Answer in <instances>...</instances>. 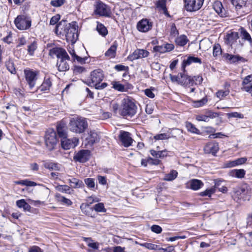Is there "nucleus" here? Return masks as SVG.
Masks as SVG:
<instances>
[{
    "label": "nucleus",
    "instance_id": "obj_37",
    "mask_svg": "<svg viewBox=\"0 0 252 252\" xmlns=\"http://www.w3.org/2000/svg\"><path fill=\"white\" fill-rule=\"evenodd\" d=\"M111 84L113 86L112 88L113 89L121 92H126L127 90V89L129 88H126L125 86L123 84H121L118 81H112L111 82Z\"/></svg>",
    "mask_w": 252,
    "mask_h": 252
},
{
    "label": "nucleus",
    "instance_id": "obj_46",
    "mask_svg": "<svg viewBox=\"0 0 252 252\" xmlns=\"http://www.w3.org/2000/svg\"><path fill=\"white\" fill-rule=\"evenodd\" d=\"M84 183L88 188L93 189L95 188V180L94 178H86L84 179Z\"/></svg>",
    "mask_w": 252,
    "mask_h": 252
},
{
    "label": "nucleus",
    "instance_id": "obj_63",
    "mask_svg": "<svg viewBox=\"0 0 252 252\" xmlns=\"http://www.w3.org/2000/svg\"><path fill=\"white\" fill-rule=\"evenodd\" d=\"M252 75H249L247 76H246L244 79H243V81L242 83V86H247L249 85L248 84L250 83L252 81Z\"/></svg>",
    "mask_w": 252,
    "mask_h": 252
},
{
    "label": "nucleus",
    "instance_id": "obj_48",
    "mask_svg": "<svg viewBox=\"0 0 252 252\" xmlns=\"http://www.w3.org/2000/svg\"><path fill=\"white\" fill-rule=\"evenodd\" d=\"M170 138V136L168 134L165 133L158 134L155 135L153 137V139L155 141L160 140H167Z\"/></svg>",
    "mask_w": 252,
    "mask_h": 252
},
{
    "label": "nucleus",
    "instance_id": "obj_2",
    "mask_svg": "<svg viewBox=\"0 0 252 252\" xmlns=\"http://www.w3.org/2000/svg\"><path fill=\"white\" fill-rule=\"evenodd\" d=\"M137 106L134 102L129 98L123 99L120 109V114L124 118H131L137 112Z\"/></svg>",
    "mask_w": 252,
    "mask_h": 252
},
{
    "label": "nucleus",
    "instance_id": "obj_33",
    "mask_svg": "<svg viewBox=\"0 0 252 252\" xmlns=\"http://www.w3.org/2000/svg\"><path fill=\"white\" fill-rule=\"evenodd\" d=\"M5 65L7 69L11 74H15L16 73L15 66L13 61L11 59L9 58L7 61H6L5 62Z\"/></svg>",
    "mask_w": 252,
    "mask_h": 252
},
{
    "label": "nucleus",
    "instance_id": "obj_64",
    "mask_svg": "<svg viewBox=\"0 0 252 252\" xmlns=\"http://www.w3.org/2000/svg\"><path fill=\"white\" fill-rule=\"evenodd\" d=\"M241 90L246 92L249 93L252 96V83L249 85L243 86L241 88Z\"/></svg>",
    "mask_w": 252,
    "mask_h": 252
},
{
    "label": "nucleus",
    "instance_id": "obj_59",
    "mask_svg": "<svg viewBox=\"0 0 252 252\" xmlns=\"http://www.w3.org/2000/svg\"><path fill=\"white\" fill-rule=\"evenodd\" d=\"M192 79L194 81V85H200L202 83L203 79L201 75H197L191 76Z\"/></svg>",
    "mask_w": 252,
    "mask_h": 252
},
{
    "label": "nucleus",
    "instance_id": "obj_27",
    "mask_svg": "<svg viewBox=\"0 0 252 252\" xmlns=\"http://www.w3.org/2000/svg\"><path fill=\"white\" fill-rule=\"evenodd\" d=\"M52 85L51 79L49 78H44V81L40 87L38 88L41 92H45L49 90Z\"/></svg>",
    "mask_w": 252,
    "mask_h": 252
},
{
    "label": "nucleus",
    "instance_id": "obj_21",
    "mask_svg": "<svg viewBox=\"0 0 252 252\" xmlns=\"http://www.w3.org/2000/svg\"><path fill=\"white\" fill-rule=\"evenodd\" d=\"M189 188L193 190H197L202 188L204 183L200 180L193 179L189 182Z\"/></svg>",
    "mask_w": 252,
    "mask_h": 252
},
{
    "label": "nucleus",
    "instance_id": "obj_47",
    "mask_svg": "<svg viewBox=\"0 0 252 252\" xmlns=\"http://www.w3.org/2000/svg\"><path fill=\"white\" fill-rule=\"evenodd\" d=\"M44 167L45 168L49 169L50 170H59L58 165L57 163H53L51 162H46L44 164Z\"/></svg>",
    "mask_w": 252,
    "mask_h": 252
},
{
    "label": "nucleus",
    "instance_id": "obj_17",
    "mask_svg": "<svg viewBox=\"0 0 252 252\" xmlns=\"http://www.w3.org/2000/svg\"><path fill=\"white\" fill-rule=\"evenodd\" d=\"M186 72L180 73V84L183 86H192L194 85V81L191 76L185 74Z\"/></svg>",
    "mask_w": 252,
    "mask_h": 252
},
{
    "label": "nucleus",
    "instance_id": "obj_3",
    "mask_svg": "<svg viewBox=\"0 0 252 252\" xmlns=\"http://www.w3.org/2000/svg\"><path fill=\"white\" fill-rule=\"evenodd\" d=\"M88 127L87 119L81 117L71 118L69 123V127L71 131L76 134L84 133Z\"/></svg>",
    "mask_w": 252,
    "mask_h": 252
},
{
    "label": "nucleus",
    "instance_id": "obj_25",
    "mask_svg": "<svg viewBox=\"0 0 252 252\" xmlns=\"http://www.w3.org/2000/svg\"><path fill=\"white\" fill-rule=\"evenodd\" d=\"M118 47V43L115 41L111 47L105 53V56L110 58H114L116 55V50Z\"/></svg>",
    "mask_w": 252,
    "mask_h": 252
},
{
    "label": "nucleus",
    "instance_id": "obj_12",
    "mask_svg": "<svg viewBox=\"0 0 252 252\" xmlns=\"http://www.w3.org/2000/svg\"><path fill=\"white\" fill-rule=\"evenodd\" d=\"M119 140L125 147H128L131 145L133 139L131 134L127 131L121 130L119 135Z\"/></svg>",
    "mask_w": 252,
    "mask_h": 252
},
{
    "label": "nucleus",
    "instance_id": "obj_40",
    "mask_svg": "<svg viewBox=\"0 0 252 252\" xmlns=\"http://www.w3.org/2000/svg\"><path fill=\"white\" fill-rule=\"evenodd\" d=\"M96 30L99 34L105 37L108 34V31L106 28L101 23L97 22Z\"/></svg>",
    "mask_w": 252,
    "mask_h": 252
},
{
    "label": "nucleus",
    "instance_id": "obj_49",
    "mask_svg": "<svg viewBox=\"0 0 252 252\" xmlns=\"http://www.w3.org/2000/svg\"><path fill=\"white\" fill-rule=\"evenodd\" d=\"M207 101L208 99L207 97L205 96L200 100L194 101L193 102V104L194 105V107H200L204 105L207 102Z\"/></svg>",
    "mask_w": 252,
    "mask_h": 252
},
{
    "label": "nucleus",
    "instance_id": "obj_36",
    "mask_svg": "<svg viewBox=\"0 0 252 252\" xmlns=\"http://www.w3.org/2000/svg\"><path fill=\"white\" fill-rule=\"evenodd\" d=\"M247 0H231L232 4L235 6L236 9L238 10L244 6H245Z\"/></svg>",
    "mask_w": 252,
    "mask_h": 252
},
{
    "label": "nucleus",
    "instance_id": "obj_29",
    "mask_svg": "<svg viewBox=\"0 0 252 252\" xmlns=\"http://www.w3.org/2000/svg\"><path fill=\"white\" fill-rule=\"evenodd\" d=\"M185 126L188 131L197 135H200L201 132L200 130L197 128L195 125L189 122H186L185 123Z\"/></svg>",
    "mask_w": 252,
    "mask_h": 252
},
{
    "label": "nucleus",
    "instance_id": "obj_7",
    "mask_svg": "<svg viewBox=\"0 0 252 252\" xmlns=\"http://www.w3.org/2000/svg\"><path fill=\"white\" fill-rule=\"evenodd\" d=\"M104 77L103 71L101 69H97L92 71L90 74V79L85 82L89 86L92 87L93 85L100 83Z\"/></svg>",
    "mask_w": 252,
    "mask_h": 252
},
{
    "label": "nucleus",
    "instance_id": "obj_30",
    "mask_svg": "<svg viewBox=\"0 0 252 252\" xmlns=\"http://www.w3.org/2000/svg\"><path fill=\"white\" fill-rule=\"evenodd\" d=\"M189 41L187 36L184 34L178 36L175 40L176 45L181 47L184 46Z\"/></svg>",
    "mask_w": 252,
    "mask_h": 252
},
{
    "label": "nucleus",
    "instance_id": "obj_11",
    "mask_svg": "<svg viewBox=\"0 0 252 252\" xmlns=\"http://www.w3.org/2000/svg\"><path fill=\"white\" fill-rule=\"evenodd\" d=\"M91 157V151L89 150H80L76 153L73 157V160L76 162L85 163L88 161Z\"/></svg>",
    "mask_w": 252,
    "mask_h": 252
},
{
    "label": "nucleus",
    "instance_id": "obj_56",
    "mask_svg": "<svg viewBox=\"0 0 252 252\" xmlns=\"http://www.w3.org/2000/svg\"><path fill=\"white\" fill-rule=\"evenodd\" d=\"M205 115L207 117L208 119H214L219 116V114L217 112H214L211 110H207L205 112Z\"/></svg>",
    "mask_w": 252,
    "mask_h": 252
},
{
    "label": "nucleus",
    "instance_id": "obj_23",
    "mask_svg": "<svg viewBox=\"0 0 252 252\" xmlns=\"http://www.w3.org/2000/svg\"><path fill=\"white\" fill-rule=\"evenodd\" d=\"M67 181L72 188L78 189L84 187V182L77 178H71L67 179Z\"/></svg>",
    "mask_w": 252,
    "mask_h": 252
},
{
    "label": "nucleus",
    "instance_id": "obj_8",
    "mask_svg": "<svg viewBox=\"0 0 252 252\" xmlns=\"http://www.w3.org/2000/svg\"><path fill=\"white\" fill-rule=\"evenodd\" d=\"M204 0H184V6L187 11L198 10L202 7Z\"/></svg>",
    "mask_w": 252,
    "mask_h": 252
},
{
    "label": "nucleus",
    "instance_id": "obj_42",
    "mask_svg": "<svg viewBox=\"0 0 252 252\" xmlns=\"http://www.w3.org/2000/svg\"><path fill=\"white\" fill-rule=\"evenodd\" d=\"M238 38H239V35L237 32H231L227 35V41L231 44H232Z\"/></svg>",
    "mask_w": 252,
    "mask_h": 252
},
{
    "label": "nucleus",
    "instance_id": "obj_19",
    "mask_svg": "<svg viewBox=\"0 0 252 252\" xmlns=\"http://www.w3.org/2000/svg\"><path fill=\"white\" fill-rule=\"evenodd\" d=\"M223 57L228 61L230 63H236L239 62H245L246 60L238 55H232L228 53H225Z\"/></svg>",
    "mask_w": 252,
    "mask_h": 252
},
{
    "label": "nucleus",
    "instance_id": "obj_55",
    "mask_svg": "<svg viewBox=\"0 0 252 252\" xmlns=\"http://www.w3.org/2000/svg\"><path fill=\"white\" fill-rule=\"evenodd\" d=\"M114 68L117 71H125L126 72H128L129 70L128 66L121 64L115 65Z\"/></svg>",
    "mask_w": 252,
    "mask_h": 252
},
{
    "label": "nucleus",
    "instance_id": "obj_6",
    "mask_svg": "<svg viewBox=\"0 0 252 252\" xmlns=\"http://www.w3.org/2000/svg\"><path fill=\"white\" fill-rule=\"evenodd\" d=\"M16 27L20 30H26L31 27V18L25 15H20L14 20Z\"/></svg>",
    "mask_w": 252,
    "mask_h": 252
},
{
    "label": "nucleus",
    "instance_id": "obj_61",
    "mask_svg": "<svg viewBox=\"0 0 252 252\" xmlns=\"http://www.w3.org/2000/svg\"><path fill=\"white\" fill-rule=\"evenodd\" d=\"M153 50L155 52H158L159 53H164L166 52L164 44L162 45L155 46L153 48Z\"/></svg>",
    "mask_w": 252,
    "mask_h": 252
},
{
    "label": "nucleus",
    "instance_id": "obj_52",
    "mask_svg": "<svg viewBox=\"0 0 252 252\" xmlns=\"http://www.w3.org/2000/svg\"><path fill=\"white\" fill-rule=\"evenodd\" d=\"M65 2V0H52L50 2L52 6L56 7H60Z\"/></svg>",
    "mask_w": 252,
    "mask_h": 252
},
{
    "label": "nucleus",
    "instance_id": "obj_1",
    "mask_svg": "<svg viewBox=\"0 0 252 252\" xmlns=\"http://www.w3.org/2000/svg\"><path fill=\"white\" fill-rule=\"evenodd\" d=\"M78 28L76 22L68 23L63 19L56 25L55 31L56 34H64L67 42L74 44L78 39Z\"/></svg>",
    "mask_w": 252,
    "mask_h": 252
},
{
    "label": "nucleus",
    "instance_id": "obj_58",
    "mask_svg": "<svg viewBox=\"0 0 252 252\" xmlns=\"http://www.w3.org/2000/svg\"><path fill=\"white\" fill-rule=\"evenodd\" d=\"M227 116L228 118H240V119H243L244 118L243 114L238 113V112H237L227 113Z\"/></svg>",
    "mask_w": 252,
    "mask_h": 252
},
{
    "label": "nucleus",
    "instance_id": "obj_43",
    "mask_svg": "<svg viewBox=\"0 0 252 252\" xmlns=\"http://www.w3.org/2000/svg\"><path fill=\"white\" fill-rule=\"evenodd\" d=\"M216 191V189L214 188H211L210 189H206L205 190L200 192L199 195L201 196H208L210 197Z\"/></svg>",
    "mask_w": 252,
    "mask_h": 252
},
{
    "label": "nucleus",
    "instance_id": "obj_10",
    "mask_svg": "<svg viewBox=\"0 0 252 252\" xmlns=\"http://www.w3.org/2000/svg\"><path fill=\"white\" fill-rule=\"evenodd\" d=\"M26 80L31 89H32L35 85L37 79L38 72L32 69H25L24 70Z\"/></svg>",
    "mask_w": 252,
    "mask_h": 252
},
{
    "label": "nucleus",
    "instance_id": "obj_60",
    "mask_svg": "<svg viewBox=\"0 0 252 252\" xmlns=\"http://www.w3.org/2000/svg\"><path fill=\"white\" fill-rule=\"evenodd\" d=\"M60 15L59 14H57L55 16H53L50 21V24L51 25H54L57 24H58V22L60 19Z\"/></svg>",
    "mask_w": 252,
    "mask_h": 252
},
{
    "label": "nucleus",
    "instance_id": "obj_41",
    "mask_svg": "<svg viewBox=\"0 0 252 252\" xmlns=\"http://www.w3.org/2000/svg\"><path fill=\"white\" fill-rule=\"evenodd\" d=\"M178 176V172L175 170H172L168 174H166L164 178V180L167 181H172L175 179Z\"/></svg>",
    "mask_w": 252,
    "mask_h": 252
},
{
    "label": "nucleus",
    "instance_id": "obj_53",
    "mask_svg": "<svg viewBox=\"0 0 252 252\" xmlns=\"http://www.w3.org/2000/svg\"><path fill=\"white\" fill-rule=\"evenodd\" d=\"M57 189L62 192L70 193V187L65 185H60L57 187Z\"/></svg>",
    "mask_w": 252,
    "mask_h": 252
},
{
    "label": "nucleus",
    "instance_id": "obj_54",
    "mask_svg": "<svg viewBox=\"0 0 252 252\" xmlns=\"http://www.w3.org/2000/svg\"><path fill=\"white\" fill-rule=\"evenodd\" d=\"M155 90V88L151 87L150 89H146L144 90L145 94L151 98H153L155 97V94L153 93V91Z\"/></svg>",
    "mask_w": 252,
    "mask_h": 252
},
{
    "label": "nucleus",
    "instance_id": "obj_14",
    "mask_svg": "<svg viewBox=\"0 0 252 252\" xmlns=\"http://www.w3.org/2000/svg\"><path fill=\"white\" fill-rule=\"evenodd\" d=\"M149 55V52L144 49H137L135 50L132 54H130L127 58L130 61H133L140 58L147 57Z\"/></svg>",
    "mask_w": 252,
    "mask_h": 252
},
{
    "label": "nucleus",
    "instance_id": "obj_24",
    "mask_svg": "<svg viewBox=\"0 0 252 252\" xmlns=\"http://www.w3.org/2000/svg\"><path fill=\"white\" fill-rule=\"evenodd\" d=\"M214 9L220 17H225L227 16V13L220 2H216L214 4Z\"/></svg>",
    "mask_w": 252,
    "mask_h": 252
},
{
    "label": "nucleus",
    "instance_id": "obj_26",
    "mask_svg": "<svg viewBox=\"0 0 252 252\" xmlns=\"http://www.w3.org/2000/svg\"><path fill=\"white\" fill-rule=\"evenodd\" d=\"M67 60H57L56 66L59 71H66L69 69Z\"/></svg>",
    "mask_w": 252,
    "mask_h": 252
},
{
    "label": "nucleus",
    "instance_id": "obj_62",
    "mask_svg": "<svg viewBox=\"0 0 252 252\" xmlns=\"http://www.w3.org/2000/svg\"><path fill=\"white\" fill-rule=\"evenodd\" d=\"M151 229L152 231L157 234L161 233L162 230V228L159 225L156 224L153 225L151 227Z\"/></svg>",
    "mask_w": 252,
    "mask_h": 252
},
{
    "label": "nucleus",
    "instance_id": "obj_35",
    "mask_svg": "<svg viewBox=\"0 0 252 252\" xmlns=\"http://www.w3.org/2000/svg\"><path fill=\"white\" fill-rule=\"evenodd\" d=\"M150 154L156 158H162L167 156V151L166 150H162L161 151H156L154 150H151Z\"/></svg>",
    "mask_w": 252,
    "mask_h": 252
},
{
    "label": "nucleus",
    "instance_id": "obj_44",
    "mask_svg": "<svg viewBox=\"0 0 252 252\" xmlns=\"http://www.w3.org/2000/svg\"><path fill=\"white\" fill-rule=\"evenodd\" d=\"M93 208L94 210L96 212L105 213L106 212V209L105 208L103 203H97L95 204Z\"/></svg>",
    "mask_w": 252,
    "mask_h": 252
},
{
    "label": "nucleus",
    "instance_id": "obj_39",
    "mask_svg": "<svg viewBox=\"0 0 252 252\" xmlns=\"http://www.w3.org/2000/svg\"><path fill=\"white\" fill-rule=\"evenodd\" d=\"M246 192L245 188L240 186H237L233 189L234 195L237 196L238 199L240 198L241 194H245Z\"/></svg>",
    "mask_w": 252,
    "mask_h": 252
},
{
    "label": "nucleus",
    "instance_id": "obj_45",
    "mask_svg": "<svg viewBox=\"0 0 252 252\" xmlns=\"http://www.w3.org/2000/svg\"><path fill=\"white\" fill-rule=\"evenodd\" d=\"M222 53V50L220 45L219 44H215L213 46V55L214 57H217L220 55Z\"/></svg>",
    "mask_w": 252,
    "mask_h": 252
},
{
    "label": "nucleus",
    "instance_id": "obj_18",
    "mask_svg": "<svg viewBox=\"0 0 252 252\" xmlns=\"http://www.w3.org/2000/svg\"><path fill=\"white\" fill-rule=\"evenodd\" d=\"M193 63H198L199 64L202 63L201 60L200 58L192 56H189L187 58V59H184L181 65V69L182 71L186 72V66L189 65Z\"/></svg>",
    "mask_w": 252,
    "mask_h": 252
},
{
    "label": "nucleus",
    "instance_id": "obj_4",
    "mask_svg": "<svg viewBox=\"0 0 252 252\" xmlns=\"http://www.w3.org/2000/svg\"><path fill=\"white\" fill-rule=\"evenodd\" d=\"M44 140L46 146L50 151L55 149L58 139L56 132L53 128H49L46 131Z\"/></svg>",
    "mask_w": 252,
    "mask_h": 252
},
{
    "label": "nucleus",
    "instance_id": "obj_22",
    "mask_svg": "<svg viewBox=\"0 0 252 252\" xmlns=\"http://www.w3.org/2000/svg\"><path fill=\"white\" fill-rule=\"evenodd\" d=\"M61 146L64 150H68L74 148L77 145L75 142L67 138V137L61 139Z\"/></svg>",
    "mask_w": 252,
    "mask_h": 252
},
{
    "label": "nucleus",
    "instance_id": "obj_9",
    "mask_svg": "<svg viewBox=\"0 0 252 252\" xmlns=\"http://www.w3.org/2000/svg\"><path fill=\"white\" fill-rule=\"evenodd\" d=\"M49 55L51 56L55 55L58 60H70L66 50L63 48L54 47L50 50Z\"/></svg>",
    "mask_w": 252,
    "mask_h": 252
},
{
    "label": "nucleus",
    "instance_id": "obj_15",
    "mask_svg": "<svg viewBox=\"0 0 252 252\" xmlns=\"http://www.w3.org/2000/svg\"><path fill=\"white\" fill-rule=\"evenodd\" d=\"M219 150V144L215 141L207 143L204 148V151L205 154H211L214 156L216 155Z\"/></svg>",
    "mask_w": 252,
    "mask_h": 252
},
{
    "label": "nucleus",
    "instance_id": "obj_38",
    "mask_svg": "<svg viewBox=\"0 0 252 252\" xmlns=\"http://www.w3.org/2000/svg\"><path fill=\"white\" fill-rule=\"evenodd\" d=\"M15 183L16 185H21L23 186H26L27 187H34L37 185H39V184H38L34 182L30 181L28 179L17 181L15 182Z\"/></svg>",
    "mask_w": 252,
    "mask_h": 252
},
{
    "label": "nucleus",
    "instance_id": "obj_50",
    "mask_svg": "<svg viewBox=\"0 0 252 252\" xmlns=\"http://www.w3.org/2000/svg\"><path fill=\"white\" fill-rule=\"evenodd\" d=\"M229 92L228 89L225 91L219 90L216 93V96L220 99H222L223 98L228 95Z\"/></svg>",
    "mask_w": 252,
    "mask_h": 252
},
{
    "label": "nucleus",
    "instance_id": "obj_28",
    "mask_svg": "<svg viewBox=\"0 0 252 252\" xmlns=\"http://www.w3.org/2000/svg\"><path fill=\"white\" fill-rule=\"evenodd\" d=\"M240 35L243 39L245 41H247L249 44L252 45V38L250 33L247 31V30L243 27H241L239 29Z\"/></svg>",
    "mask_w": 252,
    "mask_h": 252
},
{
    "label": "nucleus",
    "instance_id": "obj_51",
    "mask_svg": "<svg viewBox=\"0 0 252 252\" xmlns=\"http://www.w3.org/2000/svg\"><path fill=\"white\" fill-rule=\"evenodd\" d=\"M37 48V44L33 42L28 46V51L30 55H33L35 50Z\"/></svg>",
    "mask_w": 252,
    "mask_h": 252
},
{
    "label": "nucleus",
    "instance_id": "obj_13",
    "mask_svg": "<svg viewBox=\"0 0 252 252\" xmlns=\"http://www.w3.org/2000/svg\"><path fill=\"white\" fill-rule=\"evenodd\" d=\"M153 26V23L147 19H143L137 24V29L138 31L146 32L150 31Z\"/></svg>",
    "mask_w": 252,
    "mask_h": 252
},
{
    "label": "nucleus",
    "instance_id": "obj_34",
    "mask_svg": "<svg viewBox=\"0 0 252 252\" xmlns=\"http://www.w3.org/2000/svg\"><path fill=\"white\" fill-rule=\"evenodd\" d=\"M246 171L243 169H233L230 172V175L237 178H243L244 177Z\"/></svg>",
    "mask_w": 252,
    "mask_h": 252
},
{
    "label": "nucleus",
    "instance_id": "obj_57",
    "mask_svg": "<svg viewBox=\"0 0 252 252\" xmlns=\"http://www.w3.org/2000/svg\"><path fill=\"white\" fill-rule=\"evenodd\" d=\"M170 34L171 36H176V35L179 34V32L177 30L176 25L175 23H173L171 25L170 31Z\"/></svg>",
    "mask_w": 252,
    "mask_h": 252
},
{
    "label": "nucleus",
    "instance_id": "obj_16",
    "mask_svg": "<svg viewBox=\"0 0 252 252\" xmlns=\"http://www.w3.org/2000/svg\"><path fill=\"white\" fill-rule=\"evenodd\" d=\"M56 129L58 135L61 139L67 137V127L64 122L63 121L58 122Z\"/></svg>",
    "mask_w": 252,
    "mask_h": 252
},
{
    "label": "nucleus",
    "instance_id": "obj_32",
    "mask_svg": "<svg viewBox=\"0 0 252 252\" xmlns=\"http://www.w3.org/2000/svg\"><path fill=\"white\" fill-rule=\"evenodd\" d=\"M82 211L87 216L93 217L92 214L94 212L93 207H91L88 204L82 203L80 206Z\"/></svg>",
    "mask_w": 252,
    "mask_h": 252
},
{
    "label": "nucleus",
    "instance_id": "obj_5",
    "mask_svg": "<svg viewBox=\"0 0 252 252\" xmlns=\"http://www.w3.org/2000/svg\"><path fill=\"white\" fill-rule=\"evenodd\" d=\"M94 13L100 16L109 17L111 14L110 7L100 0L96 1L94 4Z\"/></svg>",
    "mask_w": 252,
    "mask_h": 252
},
{
    "label": "nucleus",
    "instance_id": "obj_20",
    "mask_svg": "<svg viewBox=\"0 0 252 252\" xmlns=\"http://www.w3.org/2000/svg\"><path fill=\"white\" fill-rule=\"evenodd\" d=\"M87 140L89 145L92 146L94 143H97L99 141L100 137L97 133L94 131H90L89 133V136L87 138Z\"/></svg>",
    "mask_w": 252,
    "mask_h": 252
},
{
    "label": "nucleus",
    "instance_id": "obj_31",
    "mask_svg": "<svg viewBox=\"0 0 252 252\" xmlns=\"http://www.w3.org/2000/svg\"><path fill=\"white\" fill-rule=\"evenodd\" d=\"M247 160V158L245 157L237 158V159L229 161L226 163L227 167H232L237 165H241L245 163Z\"/></svg>",
    "mask_w": 252,
    "mask_h": 252
}]
</instances>
